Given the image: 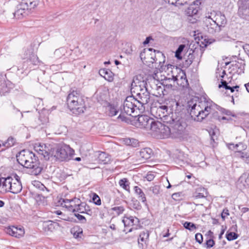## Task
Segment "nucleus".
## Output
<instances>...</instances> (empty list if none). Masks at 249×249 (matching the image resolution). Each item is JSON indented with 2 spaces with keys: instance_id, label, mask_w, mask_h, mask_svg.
Segmentation results:
<instances>
[{
  "instance_id": "bf43d9fd",
  "label": "nucleus",
  "mask_w": 249,
  "mask_h": 249,
  "mask_svg": "<svg viewBox=\"0 0 249 249\" xmlns=\"http://www.w3.org/2000/svg\"><path fill=\"white\" fill-rule=\"evenodd\" d=\"M243 49L244 50L245 53L248 55H249V44H246L243 46Z\"/></svg>"
},
{
  "instance_id": "a878e982",
  "label": "nucleus",
  "mask_w": 249,
  "mask_h": 249,
  "mask_svg": "<svg viewBox=\"0 0 249 249\" xmlns=\"http://www.w3.org/2000/svg\"><path fill=\"white\" fill-rule=\"evenodd\" d=\"M207 196V193L204 188L199 187L196 189L193 194V197L195 199L204 198Z\"/></svg>"
},
{
  "instance_id": "58836bf2",
  "label": "nucleus",
  "mask_w": 249,
  "mask_h": 249,
  "mask_svg": "<svg viewBox=\"0 0 249 249\" xmlns=\"http://www.w3.org/2000/svg\"><path fill=\"white\" fill-rule=\"evenodd\" d=\"M124 142L125 144L134 147H137L139 144L138 141L134 139L126 138L124 140Z\"/></svg>"
},
{
  "instance_id": "c85d7f7f",
  "label": "nucleus",
  "mask_w": 249,
  "mask_h": 249,
  "mask_svg": "<svg viewBox=\"0 0 249 249\" xmlns=\"http://www.w3.org/2000/svg\"><path fill=\"white\" fill-rule=\"evenodd\" d=\"M228 83L227 81L225 80H222L221 82V84H219L218 87L219 88L223 87L224 88L226 89H230L231 92H233L234 91L235 89H236V91H238V89L239 88V86H229Z\"/></svg>"
},
{
  "instance_id": "3c124183",
  "label": "nucleus",
  "mask_w": 249,
  "mask_h": 249,
  "mask_svg": "<svg viewBox=\"0 0 249 249\" xmlns=\"http://www.w3.org/2000/svg\"><path fill=\"white\" fill-rule=\"evenodd\" d=\"M8 146L9 147H11L14 145L16 142V140L13 137H9L8 139L5 141Z\"/></svg>"
},
{
  "instance_id": "a18cd8bd",
  "label": "nucleus",
  "mask_w": 249,
  "mask_h": 249,
  "mask_svg": "<svg viewBox=\"0 0 249 249\" xmlns=\"http://www.w3.org/2000/svg\"><path fill=\"white\" fill-rule=\"evenodd\" d=\"M231 145L233 146V148H235V147L237 148V147H238L239 146H241L240 150L241 152L242 150H246L247 147V145L244 144L242 142H239V143L236 144L235 145H234L233 143L229 144V146H231ZM229 148L230 149H231V147H230V146H229Z\"/></svg>"
},
{
  "instance_id": "0eeeda50",
  "label": "nucleus",
  "mask_w": 249,
  "mask_h": 249,
  "mask_svg": "<svg viewBox=\"0 0 249 249\" xmlns=\"http://www.w3.org/2000/svg\"><path fill=\"white\" fill-rule=\"evenodd\" d=\"M14 178L11 177L0 178V186L3 191L9 192L13 194H18L22 190V186L19 177L15 175Z\"/></svg>"
},
{
  "instance_id": "9b49d317",
  "label": "nucleus",
  "mask_w": 249,
  "mask_h": 249,
  "mask_svg": "<svg viewBox=\"0 0 249 249\" xmlns=\"http://www.w3.org/2000/svg\"><path fill=\"white\" fill-rule=\"evenodd\" d=\"M142 93L139 94L138 96L134 97L135 99L139 102L138 103V108L140 112H143L145 108V105H147L150 100V94L147 89H144Z\"/></svg>"
},
{
  "instance_id": "473e14b6",
  "label": "nucleus",
  "mask_w": 249,
  "mask_h": 249,
  "mask_svg": "<svg viewBox=\"0 0 249 249\" xmlns=\"http://www.w3.org/2000/svg\"><path fill=\"white\" fill-rule=\"evenodd\" d=\"M71 233L75 238H81L83 235V230L81 228L76 227L72 228L71 230Z\"/></svg>"
},
{
  "instance_id": "5fc2aeb1",
  "label": "nucleus",
  "mask_w": 249,
  "mask_h": 249,
  "mask_svg": "<svg viewBox=\"0 0 249 249\" xmlns=\"http://www.w3.org/2000/svg\"><path fill=\"white\" fill-rule=\"evenodd\" d=\"M207 248H210L213 246L214 242L213 239H209L207 241L206 243Z\"/></svg>"
},
{
  "instance_id": "69168bd1",
  "label": "nucleus",
  "mask_w": 249,
  "mask_h": 249,
  "mask_svg": "<svg viewBox=\"0 0 249 249\" xmlns=\"http://www.w3.org/2000/svg\"><path fill=\"white\" fill-rule=\"evenodd\" d=\"M154 176L153 174H150L147 175L146 178L148 181H151L154 179Z\"/></svg>"
},
{
  "instance_id": "bb28decb",
  "label": "nucleus",
  "mask_w": 249,
  "mask_h": 249,
  "mask_svg": "<svg viewBox=\"0 0 249 249\" xmlns=\"http://www.w3.org/2000/svg\"><path fill=\"white\" fill-rule=\"evenodd\" d=\"M173 79L175 81H177L178 85L183 88L187 87L188 85V80L184 73H182L179 79L174 76H173Z\"/></svg>"
},
{
  "instance_id": "49530a36",
  "label": "nucleus",
  "mask_w": 249,
  "mask_h": 249,
  "mask_svg": "<svg viewBox=\"0 0 249 249\" xmlns=\"http://www.w3.org/2000/svg\"><path fill=\"white\" fill-rule=\"evenodd\" d=\"M92 201L96 205H101V200L100 197L96 194L93 193L92 196Z\"/></svg>"
},
{
  "instance_id": "6e6d98bb",
  "label": "nucleus",
  "mask_w": 249,
  "mask_h": 249,
  "mask_svg": "<svg viewBox=\"0 0 249 249\" xmlns=\"http://www.w3.org/2000/svg\"><path fill=\"white\" fill-rule=\"evenodd\" d=\"M187 3V1L184 0H177V2L176 3L175 6H178L179 5H183Z\"/></svg>"
},
{
  "instance_id": "423d86ee",
  "label": "nucleus",
  "mask_w": 249,
  "mask_h": 249,
  "mask_svg": "<svg viewBox=\"0 0 249 249\" xmlns=\"http://www.w3.org/2000/svg\"><path fill=\"white\" fill-rule=\"evenodd\" d=\"M138 103L139 102L133 96H128L124 102L123 105L120 108L121 113L118 118L121 119L122 121L126 122L128 119L124 114L133 117H136L135 111L139 110L138 108Z\"/></svg>"
},
{
  "instance_id": "9d476101",
  "label": "nucleus",
  "mask_w": 249,
  "mask_h": 249,
  "mask_svg": "<svg viewBox=\"0 0 249 249\" xmlns=\"http://www.w3.org/2000/svg\"><path fill=\"white\" fill-rule=\"evenodd\" d=\"M146 83L143 80L139 79V76H136L134 77L131 85V93L134 97L138 96L139 94L143 92L144 89H147L146 87Z\"/></svg>"
},
{
  "instance_id": "37998d69",
  "label": "nucleus",
  "mask_w": 249,
  "mask_h": 249,
  "mask_svg": "<svg viewBox=\"0 0 249 249\" xmlns=\"http://www.w3.org/2000/svg\"><path fill=\"white\" fill-rule=\"evenodd\" d=\"M237 152L240 154V158L243 159L246 163H249V154L246 152H241L240 151H237Z\"/></svg>"
},
{
  "instance_id": "ea45409f",
  "label": "nucleus",
  "mask_w": 249,
  "mask_h": 249,
  "mask_svg": "<svg viewBox=\"0 0 249 249\" xmlns=\"http://www.w3.org/2000/svg\"><path fill=\"white\" fill-rule=\"evenodd\" d=\"M185 47L186 45L185 44H181L178 46V49L175 52V56L177 59L179 60L182 59V57L181 55V53Z\"/></svg>"
},
{
  "instance_id": "4be33fe9",
  "label": "nucleus",
  "mask_w": 249,
  "mask_h": 249,
  "mask_svg": "<svg viewBox=\"0 0 249 249\" xmlns=\"http://www.w3.org/2000/svg\"><path fill=\"white\" fill-rule=\"evenodd\" d=\"M152 150L150 148H144L139 152V160L141 162H144L145 160L149 159L152 155Z\"/></svg>"
},
{
  "instance_id": "b1692460",
  "label": "nucleus",
  "mask_w": 249,
  "mask_h": 249,
  "mask_svg": "<svg viewBox=\"0 0 249 249\" xmlns=\"http://www.w3.org/2000/svg\"><path fill=\"white\" fill-rule=\"evenodd\" d=\"M97 160L99 163L106 164L110 162V157L106 153L102 152L98 154Z\"/></svg>"
},
{
  "instance_id": "774afa93",
  "label": "nucleus",
  "mask_w": 249,
  "mask_h": 249,
  "mask_svg": "<svg viewBox=\"0 0 249 249\" xmlns=\"http://www.w3.org/2000/svg\"><path fill=\"white\" fill-rule=\"evenodd\" d=\"M152 39V37L150 36L147 37L145 39V40L143 42V44L146 45L149 43L150 40Z\"/></svg>"
},
{
  "instance_id": "c03bdc74",
  "label": "nucleus",
  "mask_w": 249,
  "mask_h": 249,
  "mask_svg": "<svg viewBox=\"0 0 249 249\" xmlns=\"http://www.w3.org/2000/svg\"><path fill=\"white\" fill-rule=\"evenodd\" d=\"M237 234L233 232H227L226 234V238L229 241L235 240L237 238Z\"/></svg>"
},
{
  "instance_id": "f03ea898",
  "label": "nucleus",
  "mask_w": 249,
  "mask_h": 249,
  "mask_svg": "<svg viewBox=\"0 0 249 249\" xmlns=\"http://www.w3.org/2000/svg\"><path fill=\"white\" fill-rule=\"evenodd\" d=\"M172 110L171 117L165 119L166 124H169L171 129V137L174 138H181L187 134L186 127L187 124L185 120L181 117V113L177 111V107L179 106V103L175 100L171 101Z\"/></svg>"
},
{
  "instance_id": "4468645a",
  "label": "nucleus",
  "mask_w": 249,
  "mask_h": 249,
  "mask_svg": "<svg viewBox=\"0 0 249 249\" xmlns=\"http://www.w3.org/2000/svg\"><path fill=\"white\" fill-rule=\"evenodd\" d=\"M238 15L242 18L249 20V0H239Z\"/></svg>"
},
{
  "instance_id": "680f3d73",
  "label": "nucleus",
  "mask_w": 249,
  "mask_h": 249,
  "mask_svg": "<svg viewBox=\"0 0 249 249\" xmlns=\"http://www.w3.org/2000/svg\"><path fill=\"white\" fill-rule=\"evenodd\" d=\"M157 89L158 91V93L159 94V96H160L161 95H163V91L162 90V88L160 86L157 87Z\"/></svg>"
},
{
  "instance_id": "79ce46f5",
  "label": "nucleus",
  "mask_w": 249,
  "mask_h": 249,
  "mask_svg": "<svg viewBox=\"0 0 249 249\" xmlns=\"http://www.w3.org/2000/svg\"><path fill=\"white\" fill-rule=\"evenodd\" d=\"M183 226L185 229L190 231H193L196 229V225L190 222H185L183 223Z\"/></svg>"
},
{
  "instance_id": "39448f33",
  "label": "nucleus",
  "mask_w": 249,
  "mask_h": 249,
  "mask_svg": "<svg viewBox=\"0 0 249 249\" xmlns=\"http://www.w3.org/2000/svg\"><path fill=\"white\" fill-rule=\"evenodd\" d=\"M67 103L73 113L79 114L84 112L85 103L79 90L72 89L70 91L67 98Z\"/></svg>"
},
{
  "instance_id": "a19ab883",
  "label": "nucleus",
  "mask_w": 249,
  "mask_h": 249,
  "mask_svg": "<svg viewBox=\"0 0 249 249\" xmlns=\"http://www.w3.org/2000/svg\"><path fill=\"white\" fill-rule=\"evenodd\" d=\"M111 211L114 212V214H116V215H119L120 214L123 213L124 211V208L123 206H115L112 208L110 210Z\"/></svg>"
},
{
  "instance_id": "6ab92c4d",
  "label": "nucleus",
  "mask_w": 249,
  "mask_h": 249,
  "mask_svg": "<svg viewBox=\"0 0 249 249\" xmlns=\"http://www.w3.org/2000/svg\"><path fill=\"white\" fill-rule=\"evenodd\" d=\"M170 128L171 126H170L169 124H162L158 135H160V136L163 139L169 137H171V129H170Z\"/></svg>"
},
{
  "instance_id": "412c9836",
  "label": "nucleus",
  "mask_w": 249,
  "mask_h": 249,
  "mask_svg": "<svg viewBox=\"0 0 249 249\" xmlns=\"http://www.w3.org/2000/svg\"><path fill=\"white\" fill-rule=\"evenodd\" d=\"M27 51L25 50L24 56L22 57L23 59H27L26 62L27 63H30L33 65H36L39 63L38 58L36 55L34 53L28 54ZM26 61L24 62V66Z\"/></svg>"
},
{
  "instance_id": "5701e85b",
  "label": "nucleus",
  "mask_w": 249,
  "mask_h": 249,
  "mask_svg": "<svg viewBox=\"0 0 249 249\" xmlns=\"http://www.w3.org/2000/svg\"><path fill=\"white\" fill-rule=\"evenodd\" d=\"M122 222L124 224V228H126L127 227L133 226L134 225L139 223V219L132 216L129 217L124 216Z\"/></svg>"
},
{
  "instance_id": "0e129e2a",
  "label": "nucleus",
  "mask_w": 249,
  "mask_h": 249,
  "mask_svg": "<svg viewBox=\"0 0 249 249\" xmlns=\"http://www.w3.org/2000/svg\"><path fill=\"white\" fill-rule=\"evenodd\" d=\"M78 206V205H77V204H75V205L72 206V207L70 209L69 211H71L73 213L76 212V210L77 209Z\"/></svg>"
},
{
  "instance_id": "603ef678",
  "label": "nucleus",
  "mask_w": 249,
  "mask_h": 249,
  "mask_svg": "<svg viewBox=\"0 0 249 249\" xmlns=\"http://www.w3.org/2000/svg\"><path fill=\"white\" fill-rule=\"evenodd\" d=\"M80 199L79 198L74 197L73 199H70V208H71L72 207V206L75 205V204L77 205H78V203H80Z\"/></svg>"
},
{
  "instance_id": "864d4df0",
  "label": "nucleus",
  "mask_w": 249,
  "mask_h": 249,
  "mask_svg": "<svg viewBox=\"0 0 249 249\" xmlns=\"http://www.w3.org/2000/svg\"><path fill=\"white\" fill-rule=\"evenodd\" d=\"M195 238L196 241L199 244H201L203 241V236L200 233H197L196 234Z\"/></svg>"
},
{
  "instance_id": "de8ad7c7",
  "label": "nucleus",
  "mask_w": 249,
  "mask_h": 249,
  "mask_svg": "<svg viewBox=\"0 0 249 249\" xmlns=\"http://www.w3.org/2000/svg\"><path fill=\"white\" fill-rule=\"evenodd\" d=\"M61 205L67 208L69 211L70 209V199H63L61 201L60 200Z\"/></svg>"
},
{
  "instance_id": "393cba45",
  "label": "nucleus",
  "mask_w": 249,
  "mask_h": 249,
  "mask_svg": "<svg viewBox=\"0 0 249 249\" xmlns=\"http://www.w3.org/2000/svg\"><path fill=\"white\" fill-rule=\"evenodd\" d=\"M99 74L109 82H111L113 80V74L109 70L106 69H101L99 71Z\"/></svg>"
},
{
  "instance_id": "2f4dec72",
  "label": "nucleus",
  "mask_w": 249,
  "mask_h": 249,
  "mask_svg": "<svg viewBox=\"0 0 249 249\" xmlns=\"http://www.w3.org/2000/svg\"><path fill=\"white\" fill-rule=\"evenodd\" d=\"M20 3L28 6L29 9H31L34 8L38 4V0H22Z\"/></svg>"
},
{
  "instance_id": "a211bd4d",
  "label": "nucleus",
  "mask_w": 249,
  "mask_h": 249,
  "mask_svg": "<svg viewBox=\"0 0 249 249\" xmlns=\"http://www.w3.org/2000/svg\"><path fill=\"white\" fill-rule=\"evenodd\" d=\"M6 232L9 235L19 238L24 234V230L23 227L15 226L9 227L6 229Z\"/></svg>"
},
{
  "instance_id": "7c9ffc66",
  "label": "nucleus",
  "mask_w": 249,
  "mask_h": 249,
  "mask_svg": "<svg viewBox=\"0 0 249 249\" xmlns=\"http://www.w3.org/2000/svg\"><path fill=\"white\" fill-rule=\"evenodd\" d=\"M20 3L28 6L29 9H31L34 8L38 4V0H22Z\"/></svg>"
},
{
  "instance_id": "20e7f679",
  "label": "nucleus",
  "mask_w": 249,
  "mask_h": 249,
  "mask_svg": "<svg viewBox=\"0 0 249 249\" xmlns=\"http://www.w3.org/2000/svg\"><path fill=\"white\" fill-rule=\"evenodd\" d=\"M143 63L151 68H157L160 66L161 68L162 63L165 61L163 54L152 48H144L140 54Z\"/></svg>"
},
{
  "instance_id": "c9c22d12",
  "label": "nucleus",
  "mask_w": 249,
  "mask_h": 249,
  "mask_svg": "<svg viewBox=\"0 0 249 249\" xmlns=\"http://www.w3.org/2000/svg\"><path fill=\"white\" fill-rule=\"evenodd\" d=\"M87 207L89 208V207L85 202H82L80 200L76 212L82 213H84L85 211H87Z\"/></svg>"
},
{
  "instance_id": "dca6fc26",
  "label": "nucleus",
  "mask_w": 249,
  "mask_h": 249,
  "mask_svg": "<svg viewBox=\"0 0 249 249\" xmlns=\"http://www.w3.org/2000/svg\"><path fill=\"white\" fill-rule=\"evenodd\" d=\"M29 9L28 6H25L20 3L17 6V9L14 13L15 18L20 19L27 16L29 13Z\"/></svg>"
},
{
  "instance_id": "09e8293b",
  "label": "nucleus",
  "mask_w": 249,
  "mask_h": 249,
  "mask_svg": "<svg viewBox=\"0 0 249 249\" xmlns=\"http://www.w3.org/2000/svg\"><path fill=\"white\" fill-rule=\"evenodd\" d=\"M149 189L155 195H157L160 193V187L159 185H155L150 187Z\"/></svg>"
},
{
  "instance_id": "1a4fd4ad",
  "label": "nucleus",
  "mask_w": 249,
  "mask_h": 249,
  "mask_svg": "<svg viewBox=\"0 0 249 249\" xmlns=\"http://www.w3.org/2000/svg\"><path fill=\"white\" fill-rule=\"evenodd\" d=\"M151 113L156 118H159L166 124L165 119L171 117V113H169L168 107L159 104L158 106L151 107Z\"/></svg>"
},
{
  "instance_id": "ddd939ff",
  "label": "nucleus",
  "mask_w": 249,
  "mask_h": 249,
  "mask_svg": "<svg viewBox=\"0 0 249 249\" xmlns=\"http://www.w3.org/2000/svg\"><path fill=\"white\" fill-rule=\"evenodd\" d=\"M52 146L44 143H36L34 145L35 150L38 154L42 156L46 160H50V153Z\"/></svg>"
},
{
  "instance_id": "13d9d810",
  "label": "nucleus",
  "mask_w": 249,
  "mask_h": 249,
  "mask_svg": "<svg viewBox=\"0 0 249 249\" xmlns=\"http://www.w3.org/2000/svg\"><path fill=\"white\" fill-rule=\"evenodd\" d=\"M75 216L79 220H81V221L84 220L85 222L86 221V218L84 216H83L79 213L75 214Z\"/></svg>"
},
{
  "instance_id": "052dcab7",
  "label": "nucleus",
  "mask_w": 249,
  "mask_h": 249,
  "mask_svg": "<svg viewBox=\"0 0 249 249\" xmlns=\"http://www.w3.org/2000/svg\"><path fill=\"white\" fill-rule=\"evenodd\" d=\"M1 148H2L1 149V151H4L9 147L8 146V145L5 142H3L1 141Z\"/></svg>"
},
{
  "instance_id": "aec40b11",
  "label": "nucleus",
  "mask_w": 249,
  "mask_h": 249,
  "mask_svg": "<svg viewBox=\"0 0 249 249\" xmlns=\"http://www.w3.org/2000/svg\"><path fill=\"white\" fill-rule=\"evenodd\" d=\"M203 51L200 48H196L193 51L192 53H190L188 56V58L190 60H192V62L196 61L198 63L200 61V58L203 54Z\"/></svg>"
},
{
  "instance_id": "4d7b16f0",
  "label": "nucleus",
  "mask_w": 249,
  "mask_h": 249,
  "mask_svg": "<svg viewBox=\"0 0 249 249\" xmlns=\"http://www.w3.org/2000/svg\"><path fill=\"white\" fill-rule=\"evenodd\" d=\"M229 215V211L228 209H224L222 213H221V217L223 218V219H225V217L227 215Z\"/></svg>"
},
{
  "instance_id": "f704fd0d",
  "label": "nucleus",
  "mask_w": 249,
  "mask_h": 249,
  "mask_svg": "<svg viewBox=\"0 0 249 249\" xmlns=\"http://www.w3.org/2000/svg\"><path fill=\"white\" fill-rule=\"evenodd\" d=\"M198 11V7L195 5H190L188 9L187 13L189 16H193L197 14Z\"/></svg>"
},
{
  "instance_id": "f8f14e48",
  "label": "nucleus",
  "mask_w": 249,
  "mask_h": 249,
  "mask_svg": "<svg viewBox=\"0 0 249 249\" xmlns=\"http://www.w3.org/2000/svg\"><path fill=\"white\" fill-rule=\"evenodd\" d=\"M207 17L210 18L219 27L220 29L224 27L227 24V19L225 15L220 12L213 11L208 13Z\"/></svg>"
},
{
  "instance_id": "cd10ccee",
  "label": "nucleus",
  "mask_w": 249,
  "mask_h": 249,
  "mask_svg": "<svg viewBox=\"0 0 249 249\" xmlns=\"http://www.w3.org/2000/svg\"><path fill=\"white\" fill-rule=\"evenodd\" d=\"M149 236V232L147 230L141 232L139 235V238H138L139 244H141L142 246L143 243L145 244L148 241Z\"/></svg>"
},
{
  "instance_id": "e2e57ef3",
  "label": "nucleus",
  "mask_w": 249,
  "mask_h": 249,
  "mask_svg": "<svg viewBox=\"0 0 249 249\" xmlns=\"http://www.w3.org/2000/svg\"><path fill=\"white\" fill-rule=\"evenodd\" d=\"M65 50L64 48H60L59 49L56 50L54 53L55 55H58L60 53H64Z\"/></svg>"
},
{
  "instance_id": "e433bc0d",
  "label": "nucleus",
  "mask_w": 249,
  "mask_h": 249,
  "mask_svg": "<svg viewBox=\"0 0 249 249\" xmlns=\"http://www.w3.org/2000/svg\"><path fill=\"white\" fill-rule=\"evenodd\" d=\"M119 184L121 187L126 191L129 190V183L126 178H123L119 181Z\"/></svg>"
},
{
  "instance_id": "8fccbe9b",
  "label": "nucleus",
  "mask_w": 249,
  "mask_h": 249,
  "mask_svg": "<svg viewBox=\"0 0 249 249\" xmlns=\"http://www.w3.org/2000/svg\"><path fill=\"white\" fill-rule=\"evenodd\" d=\"M10 91L9 88L7 87L5 83L3 82L0 85V92L2 93L9 92Z\"/></svg>"
},
{
  "instance_id": "7ed1b4c3",
  "label": "nucleus",
  "mask_w": 249,
  "mask_h": 249,
  "mask_svg": "<svg viewBox=\"0 0 249 249\" xmlns=\"http://www.w3.org/2000/svg\"><path fill=\"white\" fill-rule=\"evenodd\" d=\"M18 162L22 166L31 169V173L34 175H38L42 170V167L35 154L27 150H23L17 156Z\"/></svg>"
},
{
  "instance_id": "338daca9",
  "label": "nucleus",
  "mask_w": 249,
  "mask_h": 249,
  "mask_svg": "<svg viewBox=\"0 0 249 249\" xmlns=\"http://www.w3.org/2000/svg\"><path fill=\"white\" fill-rule=\"evenodd\" d=\"M193 63L192 60H190L189 59L187 58L185 62V65L187 67H189L190 65Z\"/></svg>"
},
{
  "instance_id": "4c0bfd02",
  "label": "nucleus",
  "mask_w": 249,
  "mask_h": 249,
  "mask_svg": "<svg viewBox=\"0 0 249 249\" xmlns=\"http://www.w3.org/2000/svg\"><path fill=\"white\" fill-rule=\"evenodd\" d=\"M108 115L110 116H114L116 115L118 112V110L116 107L112 105H109L107 107Z\"/></svg>"
},
{
  "instance_id": "f257e3e1",
  "label": "nucleus",
  "mask_w": 249,
  "mask_h": 249,
  "mask_svg": "<svg viewBox=\"0 0 249 249\" xmlns=\"http://www.w3.org/2000/svg\"><path fill=\"white\" fill-rule=\"evenodd\" d=\"M187 107L194 120L201 122L212 113L216 105L212 101L203 98L199 100H190L187 103Z\"/></svg>"
},
{
  "instance_id": "6e6552de",
  "label": "nucleus",
  "mask_w": 249,
  "mask_h": 249,
  "mask_svg": "<svg viewBox=\"0 0 249 249\" xmlns=\"http://www.w3.org/2000/svg\"><path fill=\"white\" fill-rule=\"evenodd\" d=\"M68 150H70V148L68 147H62L58 145L52 146L50 153V160L60 161L66 160L69 159Z\"/></svg>"
},
{
  "instance_id": "c756f323",
  "label": "nucleus",
  "mask_w": 249,
  "mask_h": 249,
  "mask_svg": "<svg viewBox=\"0 0 249 249\" xmlns=\"http://www.w3.org/2000/svg\"><path fill=\"white\" fill-rule=\"evenodd\" d=\"M161 123L158 121H155L153 120V122L150 123L148 129L155 132L156 134H158V132H159L160 127L161 126Z\"/></svg>"
},
{
  "instance_id": "f3484780",
  "label": "nucleus",
  "mask_w": 249,
  "mask_h": 249,
  "mask_svg": "<svg viewBox=\"0 0 249 249\" xmlns=\"http://www.w3.org/2000/svg\"><path fill=\"white\" fill-rule=\"evenodd\" d=\"M153 122V119L145 115H138L137 125L141 128L148 129L150 123Z\"/></svg>"
},
{
  "instance_id": "72a5a7b5",
  "label": "nucleus",
  "mask_w": 249,
  "mask_h": 249,
  "mask_svg": "<svg viewBox=\"0 0 249 249\" xmlns=\"http://www.w3.org/2000/svg\"><path fill=\"white\" fill-rule=\"evenodd\" d=\"M135 193L139 196V199L142 202H145L146 200L145 195L142 190L138 186H135L134 188Z\"/></svg>"
},
{
  "instance_id": "2eb2a0df",
  "label": "nucleus",
  "mask_w": 249,
  "mask_h": 249,
  "mask_svg": "<svg viewBox=\"0 0 249 249\" xmlns=\"http://www.w3.org/2000/svg\"><path fill=\"white\" fill-rule=\"evenodd\" d=\"M205 29L211 34H214L219 33L221 30L219 27L212 19L210 18L205 17Z\"/></svg>"
}]
</instances>
